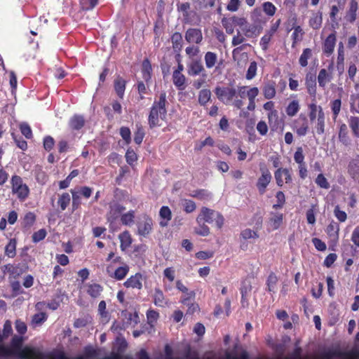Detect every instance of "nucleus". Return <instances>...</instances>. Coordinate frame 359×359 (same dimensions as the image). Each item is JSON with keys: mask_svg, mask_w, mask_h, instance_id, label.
<instances>
[{"mask_svg": "<svg viewBox=\"0 0 359 359\" xmlns=\"http://www.w3.org/2000/svg\"><path fill=\"white\" fill-rule=\"evenodd\" d=\"M22 344V337L15 335L12 338L11 348L14 354L12 355H18L21 359H46L52 357V354H44L36 348L25 347L21 348Z\"/></svg>", "mask_w": 359, "mask_h": 359, "instance_id": "nucleus-1", "label": "nucleus"}, {"mask_svg": "<svg viewBox=\"0 0 359 359\" xmlns=\"http://www.w3.org/2000/svg\"><path fill=\"white\" fill-rule=\"evenodd\" d=\"M166 103V93L163 91L161 93L158 100H155L151 108L148 118L151 128L158 126L159 116L161 119L165 118L167 114Z\"/></svg>", "mask_w": 359, "mask_h": 359, "instance_id": "nucleus-2", "label": "nucleus"}, {"mask_svg": "<svg viewBox=\"0 0 359 359\" xmlns=\"http://www.w3.org/2000/svg\"><path fill=\"white\" fill-rule=\"evenodd\" d=\"M224 220L223 216L219 212L206 207H203L201 208V213L196 218V221L198 224H201L202 222L209 224L215 222L216 225L219 229H221L223 226Z\"/></svg>", "mask_w": 359, "mask_h": 359, "instance_id": "nucleus-3", "label": "nucleus"}, {"mask_svg": "<svg viewBox=\"0 0 359 359\" xmlns=\"http://www.w3.org/2000/svg\"><path fill=\"white\" fill-rule=\"evenodd\" d=\"M12 192L16 194L20 201L25 200L29 193L28 187L23 183L22 178L20 176L14 175L11 179Z\"/></svg>", "mask_w": 359, "mask_h": 359, "instance_id": "nucleus-4", "label": "nucleus"}, {"mask_svg": "<svg viewBox=\"0 0 359 359\" xmlns=\"http://www.w3.org/2000/svg\"><path fill=\"white\" fill-rule=\"evenodd\" d=\"M262 175L258 178L257 187L260 194H264L268 184L271 180V175L264 164L260 165Z\"/></svg>", "mask_w": 359, "mask_h": 359, "instance_id": "nucleus-5", "label": "nucleus"}, {"mask_svg": "<svg viewBox=\"0 0 359 359\" xmlns=\"http://www.w3.org/2000/svg\"><path fill=\"white\" fill-rule=\"evenodd\" d=\"M237 90L234 88L217 86L215 89V93L217 98L226 103L231 102L236 95Z\"/></svg>", "mask_w": 359, "mask_h": 359, "instance_id": "nucleus-6", "label": "nucleus"}, {"mask_svg": "<svg viewBox=\"0 0 359 359\" xmlns=\"http://www.w3.org/2000/svg\"><path fill=\"white\" fill-rule=\"evenodd\" d=\"M153 221L151 218L145 215L143 220L137 224V231L140 236H147L152 231Z\"/></svg>", "mask_w": 359, "mask_h": 359, "instance_id": "nucleus-7", "label": "nucleus"}, {"mask_svg": "<svg viewBox=\"0 0 359 359\" xmlns=\"http://www.w3.org/2000/svg\"><path fill=\"white\" fill-rule=\"evenodd\" d=\"M185 39L189 43H200L203 40V34L200 29L189 28L185 33Z\"/></svg>", "mask_w": 359, "mask_h": 359, "instance_id": "nucleus-8", "label": "nucleus"}, {"mask_svg": "<svg viewBox=\"0 0 359 359\" xmlns=\"http://www.w3.org/2000/svg\"><path fill=\"white\" fill-rule=\"evenodd\" d=\"M305 84L309 95L316 96V76L315 74L308 73L305 78Z\"/></svg>", "mask_w": 359, "mask_h": 359, "instance_id": "nucleus-9", "label": "nucleus"}, {"mask_svg": "<svg viewBox=\"0 0 359 359\" xmlns=\"http://www.w3.org/2000/svg\"><path fill=\"white\" fill-rule=\"evenodd\" d=\"M283 215L280 212H270V217L269 218V226L273 230L278 229L283 223Z\"/></svg>", "mask_w": 359, "mask_h": 359, "instance_id": "nucleus-10", "label": "nucleus"}, {"mask_svg": "<svg viewBox=\"0 0 359 359\" xmlns=\"http://www.w3.org/2000/svg\"><path fill=\"white\" fill-rule=\"evenodd\" d=\"M142 276L140 273H135L134 276H130L125 283L124 286L126 287H132L141 289Z\"/></svg>", "mask_w": 359, "mask_h": 359, "instance_id": "nucleus-11", "label": "nucleus"}, {"mask_svg": "<svg viewBox=\"0 0 359 359\" xmlns=\"http://www.w3.org/2000/svg\"><path fill=\"white\" fill-rule=\"evenodd\" d=\"M194 292H191L189 293H187V297L183 298L182 300V304L189 306L187 313L193 314L194 313L199 310V307L197 304H193L191 302V299H194Z\"/></svg>", "mask_w": 359, "mask_h": 359, "instance_id": "nucleus-12", "label": "nucleus"}, {"mask_svg": "<svg viewBox=\"0 0 359 359\" xmlns=\"http://www.w3.org/2000/svg\"><path fill=\"white\" fill-rule=\"evenodd\" d=\"M263 94L266 99L270 100L276 95V83L273 81H269L263 86Z\"/></svg>", "mask_w": 359, "mask_h": 359, "instance_id": "nucleus-13", "label": "nucleus"}, {"mask_svg": "<svg viewBox=\"0 0 359 359\" xmlns=\"http://www.w3.org/2000/svg\"><path fill=\"white\" fill-rule=\"evenodd\" d=\"M159 215L162 220L159 222L161 227H165L168 224V222L171 219L172 212L168 206H163L160 209Z\"/></svg>", "mask_w": 359, "mask_h": 359, "instance_id": "nucleus-14", "label": "nucleus"}, {"mask_svg": "<svg viewBox=\"0 0 359 359\" xmlns=\"http://www.w3.org/2000/svg\"><path fill=\"white\" fill-rule=\"evenodd\" d=\"M336 43L335 32L330 34L325 39L323 45V51L327 54L332 53Z\"/></svg>", "mask_w": 359, "mask_h": 359, "instance_id": "nucleus-15", "label": "nucleus"}, {"mask_svg": "<svg viewBox=\"0 0 359 359\" xmlns=\"http://www.w3.org/2000/svg\"><path fill=\"white\" fill-rule=\"evenodd\" d=\"M203 72L205 69L200 60H194L189 65L188 74L191 76H196Z\"/></svg>", "mask_w": 359, "mask_h": 359, "instance_id": "nucleus-16", "label": "nucleus"}, {"mask_svg": "<svg viewBox=\"0 0 359 359\" xmlns=\"http://www.w3.org/2000/svg\"><path fill=\"white\" fill-rule=\"evenodd\" d=\"M85 124V118L83 116L75 114L69 120V126L73 130H80Z\"/></svg>", "mask_w": 359, "mask_h": 359, "instance_id": "nucleus-17", "label": "nucleus"}, {"mask_svg": "<svg viewBox=\"0 0 359 359\" xmlns=\"http://www.w3.org/2000/svg\"><path fill=\"white\" fill-rule=\"evenodd\" d=\"M323 22L322 12L318 11L313 13L312 17L309 20V25L313 29H318L320 28Z\"/></svg>", "mask_w": 359, "mask_h": 359, "instance_id": "nucleus-18", "label": "nucleus"}, {"mask_svg": "<svg viewBox=\"0 0 359 359\" xmlns=\"http://www.w3.org/2000/svg\"><path fill=\"white\" fill-rule=\"evenodd\" d=\"M332 79V75L329 74L325 69H322L320 70L318 76V81L320 87L324 88L326 86V83L330 82Z\"/></svg>", "mask_w": 359, "mask_h": 359, "instance_id": "nucleus-19", "label": "nucleus"}, {"mask_svg": "<svg viewBox=\"0 0 359 359\" xmlns=\"http://www.w3.org/2000/svg\"><path fill=\"white\" fill-rule=\"evenodd\" d=\"M126 81L121 76H117L114 81V88L118 95L121 98L123 97L125 89H126Z\"/></svg>", "mask_w": 359, "mask_h": 359, "instance_id": "nucleus-20", "label": "nucleus"}, {"mask_svg": "<svg viewBox=\"0 0 359 359\" xmlns=\"http://www.w3.org/2000/svg\"><path fill=\"white\" fill-rule=\"evenodd\" d=\"M358 10V2L355 0H351L350 7L346 13V18L350 22H353L356 19V12Z\"/></svg>", "mask_w": 359, "mask_h": 359, "instance_id": "nucleus-21", "label": "nucleus"}, {"mask_svg": "<svg viewBox=\"0 0 359 359\" xmlns=\"http://www.w3.org/2000/svg\"><path fill=\"white\" fill-rule=\"evenodd\" d=\"M121 241V248L123 251L127 249L132 243V238L128 231H125L118 236Z\"/></svg>", "mask_w": 359, "mask_h": 359, "instance_id": "nucleus-22", "label": "nucleus"}, {"mask_svg": "<svg viewBox=\"0 0 359 359\" xmlns=\"http://www.w3.org/2000/svg\"><path fill=\"white\" fill-rule=\"evenodd\" d=\"M172 81L174 85L180 90H184L186 88L185 81L186 77L182 74H172Z\"/></svg>", "mask_w": 359, "mask_h": 359, "instance_id": "nucleus-23", "label": "nucleus"}, {"mask_svg": "<svg viewBox=\"0 0 359 359\" xmlns=\"http://www.w3.org/2000/svg\"><path fill=\"white\" fill-rule=\"evenodd\" d=\"M152 71L151 65L148 59H145L142 62V77L146 82L151 79V72Z\"/></svg>", "mask_w": 359, "mask_h": 359, "instance_id": "nucleus-24", "label": "nucleus"}, {"mask_svg": "<svg viewBox=\"0 0 359 359\" xmlns=\"http://www.w3.org/2000/svg\"><path fill=\"white\" fill-rule=\"evenodd\" d=\"M17 241L15 238H12L5 247V255L8 257H14L16 255Z\"/></svg>", "mask_w": 359, "mask_h": 359, "instance_id": "nucleus-25", "label": "nucleus"}, {"mask_svg": "<svg viewBox=\"0 0 359 359\" xmlns=\"http://www.w3.org/2000/svg\"><path fill=\"white\" fill-rule=\"evenodd\" d=\"M242 30L246 37L252 38L257 36L259 34V29L257 25H245Z\"/></svg>", "mask_w": 359, "mask_h": 359, "instance_id": "nucleus-26", "label": "nucleus"}, {"mask_svg": "<svg viewBox=\"0 0 359 359\" xmlns=\"http://www.w3.org/2000/svg\"><path fill=\"white\" fill-rule=\"evenodd\" d=\"M204 59L206 67L210 69L215 65L217 61V55L213 52L208 51L205 53Z\"/></svg>", "mask_w": 359, "mask_h": 359, "instance_id": "nucleus-27", "label": "nucleus"}, {"mask_svg": "<svg viewBox=\"0 0 359 359\" xmlns=\"http://www.w3.org/2000/svg\"><path fill=\"white\" fill-rule=\"evenodd\" d=\"M348 172L355 180L359 181V161H352L350 162Z\"/></svg>", "mask_w": 359, "mask_h": 359, "instance_id": "nucleus-28", "label": "nucleus"}, {"mask_svg": "<svg viewBox=\"0 0 359 359\" xmlns=\"http://www.w3.org/2000/svg\"><path fill=\"white\" fill-rule=\"evenodd\" d=\"M121 315L126 318V323L128 324L134 323L135 325H137L139 322V316L136 311L131 313L128 311H122Z\"/></svg>", "mask_w": 359, "mask_h": 359, "instance_id": "nucleus-29", "label": "nucleus"}, {"mask_svg": "<svg viewBox=\"0 0 359 359\" xmlns=\"http://www.w3.org/2000/svg\"><path fill=\"white\" fill-rule=\"evenodd\" d=\"M252 290V285L251 283L248 280H245L242 283V285L241 287V302L243 304V303L246 301V297L248 294Z\"/></svg>", "mask_w": 359, "mask_h": 359, "instance_id": "nucleus-30", "label": "nucleus"}, {"mask_svg": "<svg viewBox=\"0 0 359 359\" xmlns=\"http://www.w3.org/2000/svg\"><path fill=\"white\" fill-rule=\"evenodd\" d=\"M211 97V92L209 89H203L198 94V102L201 105H205Z\"/></svg>", "mask_w": 359, "mask_h": 359, "instance_id": "nucleus-31", "label": "nucleus"}, {"mask_svg": "<svg viewBox=\"0 0 359 359\" xmlns=\"http://www.w3.org/2000/svg\"><path fill=\"white\" fill-rule=\"evenodd\" d=\"M129 271V266L125 264L123 266H120L116 269L114 273V278L116 280L123 279Z\"/></svg>", "mask_w": 359, "mask_h": 359, "instance_id": "nucleus-32", "label": "nucleus"}, {"mask_svg": "<svg viewBox=\"0 0 359 359\" xmlns=\"http://www.w3.org/2000/svg\"><path fill=\"white\" fill-rule=\"evenodd\" d=\"M154 302L158 306H163L165 303L163 293L159 288L155 289Z\"/></svg>", "mask_w": 359, "mask_h": 359, "instance_id": "nucleus-33", "label": "nucleus"}, {"mask_svg": "<svg viewBox=\"0 0 359 359\" xmlns=\"http://www.w3.org/2000/svg\"><path fill=\"white\" fill-rule=\"evenodd\" d=\"M172 48L175 50H180L182 48V36L180 33L175 32L171 37Z\"/></svg>", "mask_w": 359, "mask_h": 359, "instance_id": "nucleus-34", "label": "nucleus"}, {"mask_svg": "<svg viewBox=\"0 0 359 359\" xmlns=\"http://www.w3.org/2000/svg\"><path fill=\"white\" fill-rule=\"evenodd\" d=\"M47 319V316L45 313L41 312L36 313L32 316V325L35 327L41 325Z\"/></svg>", "mask_w": 359, "mask_h": 359, "instance_id": "nucleus-35", "label": "nucleus"}, {"mask_svg": "<svg viewBox=\"0 0 359 359\" xmlns=\"http://www.w3.org/2000/svg\"><path fill=\"white\" fill-rule=\"evenodd\" d=\"M349 126L355 136L359 137V117L351 116Z\"/></svg>", "mask_w": 359, "mask_h": 359, "instance_id": "nucleus-36", "label": "nucleus"}, {"mask_svg": "<svg viewBox=\"0 0 359 359\" xmlns=\"http://www.w3.org/2000/svg\"><path fill=\"white\" fill-rule=\"evenodd\" d=\"M312 55V50L311 48H305L299 57V64L302 67H305L308 65V59Z\"/></svg>", "mask_w": 359, "mask_h": 359, "instance_id": "nucleus-37", "label": "nucleus"}, {"mask_svg": "<svg viewBox=\"0 0 359 359\" xmlns=\"http://www.w3.org/2000/svg\"><path fill=\"white\" fill-rule=\"evenodd\" d=\"M278 283V278L274 273H271L268 276L266 285L269 292H274L276 285Z\"/></svg>", "mask_w": 359, "mask_h": 359, "instance_id": "nucleus-38", "label": "nucleus"}, {"mask_svg": "<svg viewBox=\"0 0 359 359\" xmlns=\"http://www.w3.org/2000/svg\"><path fill=\"white\" fill-rule=\"evenodd\" d=\"M299 105L298 101H292L286 108V113L290 116H294L299 111Z\"/></svg>", "mask_w": 359, "mask_h": 359, "instance_id": "nucleus-39", "label": "nucleus"}, {"mask_svg": "<svg viewBox=\"0 0 359 359\" xmlns=\"http://www.w3.org/2000/svg\"><path fill=\"white\" fill-rule=\"evenodd\" d=\"M70 203V196L68 193L62 194L57 201L58 205H60L61 210H65L67 207L69 205Z\"/></svg>", "mask_w": 359, "mask_h": 359, "instance_id": "nucleus-40", "label": "nucleus"}, {"mask_svg": "<svg viewBox=\"0 0 359 359\" xmlns=\"http://www.w3.org/2000/svg\"><path fill=\"white\" fill-rule=\"evenodd\" d=\"M136 127L137 130L135 132L134 142L137 144H140L142 142L145 133L143 128L140 125L137 124Z\"/></svg>", "mask_w": 359, "mask_h": 359, "instance_id": "nucleus-41", "label": "nucleus"}, {"mask_svg": "<svg viewBox=\"0 0 359 359\" xmlns=\"http://www.w3.org/2000/svg\"><path fill=\"white\" fill-rule=\"evenodd\" d=\"M81 8L83 11L93 9L98 3V0H79Z\"/></svg>", "mask_w": 359, "mask_h": 359, "instance_id": "nucleus-42", "label": "nucleus"}, {"mask_svg": "<svg viewBox=\"0 0 359 359\" xmlns=\"http://www.w3.org/2000/svg\"><path fill=\"white\" fill-rule=\"evenodd\" d=\"M102 290V287L99 284H92L88 286V293L92 297H97L100 295V292Z\"/></svg>", "mask_w": 359, "mask_h": 359, "instance_id": "nucleus-43", "label": "nucleus"}, {"mask_svg": "<svg viewBox=\"0 0 359 359\" xmlns=\"http://www.w3.org/2000/svg\"><path fill=\"white\" fill-rule=\"evenodd\" d=\"M222 24L225 28L227 34H231L234 32L233 22L231 18H224L222 19Z\"/></svg>", "mask_w": 359, "mask_h": 359, "instance_id": "nucleus-44", "label": "nucleus"}, {"mask_svg": "<svg viewBox=\"0 0 359 359\" xmlns=\"http://www.w3.org/2000/svg\"><path fill=\"white\" fill-rule=\"evenodd\" d=\"M323 356L325 359H332L334 357H341L342 353L339 349H328L323 353Z\"/></svg>", "mask_w": 359, "mask_h": 359, "instance_id": "nucleus-45", "label": "nucleus"}, {"mask_svg": "<svg viewBox=\"0 0 359 359\" xmlns=\"http://www.w3.org/2000/svg\"><path fill=\"white\" fill-rule=\"evenodd\" d=\"M347 127L346 124H342L340 127L339 133V140L343 142L344 144H348V137L347 136Z\"/></svg>", "mask_w": 359, "mask_h": 359, "instance_id": "nucleus-46", "label": "nucleus"}, {"mask_svg": "<svg viewBox=\"0 0 359 359\" xmlns=\"http://www.w3.org/2000/svg\"><path fill=\"white\" fill-rule=\"evenodd\" d=\"M35 220V215L32 212H29L24 217L23 225L25 227H29L34 223Z\"/></svg>", "mask_w": 359, "mask_h": 359, "instance_id": "nucleus-47", "label": "nucleus"}, {"mask_svg": "<svg viewBox=\"0 0 359 359\" xmlns=\"http://www.w3.org/2000/svg\"><path fill=\"white\" fill-rule=\"evenodd\" d=\"M134 217V211H129L128 212L122 215L121 220L123 224L129 225L133 222Z\"/></svg>", "mask_w": 359, "mask_h": 359, "instance_id": "nucleus-48", "label": "nucleus"}, {"mask_svg": "<svg viewBox=\"0 0 359 359\" xmlns=\"http://www.w3.org/2000/svg\"><path fill=\"white\" fill-rule=\"evenodd\" d=\"M262 6H263V11L266 15H268L269 16L274 15L276 11V8L272 3L265 2L263 4Z\"/></svg>", "mask_w": 359, "mask_h": 359, "instance_id": "nucleus-49", "label": "nucleus"}, {"mask_svg": "<svg viewBox=\"0 0 359 359\" xmlns=\"http://www.w3.org/2000/svg\"><path fill=\"white\" fill-rule=\"evenodd\" d=\"M257 65L256 62L253 61L250 62L246 74L247 79L250 80L255 76L257 72Z\"/></svg>", "mask_w": 359, "mask_h": 359, "instance_id": "nucleus-50", "label": "nucleus"}, {"mask_svg": "<svg viewBox=\"0 0 359 359\" xmlns=\"http://www.w3.org/2000/svg\"><path fill=\"white\" fill-rule=\"evenodd\" d=\"M316 183L321 188L326 189L330 188V184L323 174H319L317 176Z\"/></svg>", "mask_w": 359, "mask_h": 359, "instance_id": "nucleus-51", "label": "nucleus"}, {"mask_svg": "<svg viewBox=\"0 0 359 359\" xmlns=\"http://www.w3.org/2000/svg\"><path fill=\"white\" fill-rule=\"evenodd\" d=\"M241 236L244 239H250V238H257L259 237L258 233L251 230L250 229H245L243 231H242Z\"/></svg>", "mask_w": 359, "mask_h": 359, "instance_id": "nucleus-52", "label": "nucleus"}, {"mask_svg": "<svg viewBox=\"0 0 359 359\" xmlns=\"http://www.w3.org/2000/svg\"><path fill=\"white\" fill-rule=\"evenodd\" d=\"M46 231L44 229H39L34 232L32 235V241L34 243H38L45 238Z\"/></svg>", "mask_w": 359, "mask_h": 359, "instance_id": "nucleus-53", "label": "nucleus"}, {"mask_svg": "<svg viewBox=\"0 0 359 359\" xmlns=\"http://www.w3.org/2000/svg\"><path fill=\"white\" fill-rule=\"evenodd\" d=\"M341 101L340 99L334 100L331 104L332 111L334 114V118H336L341 110Z\"/></svg>", "mask_w": 359, "mask_h": 359, "instance_id": "nucleus-54", "label": "nucleus"}, {"mask_svg": "<svg viewBox=\"0 0 359 359\" xmlns=\"http://www.w3.org/2000/svg\"><path fill=\"white\" fill-rule=\"evenodd\" d=\"M299 343V341L295 342V349L288 355L291 359H302V349L298 346Z\"/></svg>", "mask_w": 359, "mask_h": 359, "instance_id": "nucleus-55", "label": "nucleus"}, {"mask_svg": "<svg viewBox=\"0 0 359 359\" xmlns=\"http://www.w3.org/2000/svg\"><path fill=\"white\" fill-rule=\"evenodd\" d=\"M192 196L196 197L201 200H204V199L210 198L211 195L208 191H206L205 189H200V190L196 191L194 192V194H192Z\"/></svg>", "mask_w": 359, "mask_h": 359, "instance_id": "nucleus-56", "label": "nucleus"}, {"mask_svg": "<svg viewBox=\"0 0 359 359\" xmlns=\"http://www.w3.org/2000/svg\"><path fill=\"white\" fill-rule=\"evenodd\" d=\"M184 210L187 213L194 212L196 209V204L193 201L184 199L183 201Z\"/></svg>", "mask_w": 359, "mask_h": 359, "instance_id": "nucleus-57", "label": "nucleus"}, {"mask_svg": "<svg viewBox=\"0 0 359 359\" xmlns=\"http://www.w3.org/2000/svg\"><path fill=\"white\" fill-rule=\"evenodd\" d=\"M20 131L22 134L27 139H30L32 137V133L31 128L26 123H23L20 126Z\"/></svg>", "mask_w": 359, "mask_h": 359, "instance_id": "nucleus-58", "label": "nucleus"}, {"mask_svg": "<svg viewBox=\"0 0 359 359\" xmlns=\"http://www.w3.org/2000/svg\"><path fill=\"white\" fill-rule=\"evenodd\" d=\"M339 225L335 222L330 223L327 227V232L330 236H338Z\"/></svg>", "mask_w": 359, "mask_h": 359, "instance_id": "nucleus-59", "label": "nucleus"}, {"mask_svg": "<svg viewBox=\"0 0 359 359\" xmlns=\"http://www.w3.org/2000/svg\"><path fill=\"white\" fill-rule=\"evenodd\" d=\"M302 121L303 123L302 126L299 128H298L296 130V133L299 136H304L306 134L309 128L307 119L306 117H304L302 118Z\"/></svg>", "mask_w": 359, "mask_h": 359, "instance_id": "nucleus-60", "label": "nucleus"}, {"mask_svg": "<svg viewBox=\"0 0 359 359\" xmlns=\"http://www.w3.org/2000/svg\"><path fill=\"white\" fill-rule=\"evenodd\" d=\"M120 135L127 144L131 142L130 130L128 127H121L120 129Z\"/></svg>", "mask_w": 359, "mask_h": 359, "instance_id": "nucleus-61", "label": "nucleus"}, {"mask_svg": "<svg viewBox=\"0 0 359 359\" xmlns=\"http://www.w3.org/2000/svg\"><path fill=\"white\" fill-rule=\"evenodd\" d=\"M71 193L72 194V209L73 211L78 209L81 204V198L80 196L78 194V192L71 190Z\"/></svg>", "mask_w": 359, "mask_h": 359, "instance_id": "nucleus-62", "label": "nucleus"}, {"mask_svg": "<svg viewBox=\"0 0 359 359\" xmlns=\"http://www.w3.org/2000/svg\"><path fill=\"white\" fill-rule=\"evenodd\" d=\"M226 359H249V355L246 351H243L238 356L226 353Z\"/></svg>", "mask_w": 359, "mask_h": 359, "instance_id": "nucleus-63", "label": "nucleus"}, {"mask_svg": "<svg viewBox=\"0 0 359 359\" xmlns=\"http://www.w3.org/2000/svg\"><path fill=\"white\" fill-rule=\"evenodd\" d=\"M351 107L354 108L356 112L359 113V94L351 95Z\"/></svg>", "mask_w": 359, "mask_h": 359, "instance_id": "nucleus-64", "label": "nucleus"}]
</instances>
